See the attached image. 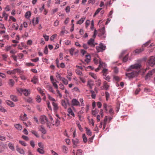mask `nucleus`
Listing matches in <instances>:
<instances>
[{"label": "nucleus", "mask_w": 155, "mask_h": 155, "mask_svg": "<svg viewBox=\"0 0 155 155\" xmlns=\"http://www.w3.org/2000/svg\"><path fill=\"white\" fill-rule=\"evenodd\" d=\"M86 18L85 17H83L81 18L77 22V24H78L81 25L82 24L84 21L85 19Z\"/></svg>", "instance_id": "obj_20"}, {"label": "nucleus", "mask_w": 155, "mask_h": 155, "mask_svg": "<svg viewBox=\"0 0 155 155\" xmlns=\"http://www.w3.org/2000/svg\"><path fill=\"white\" fill-rule=\"evenodd\" d=\"M6 102L8 105L10 106L11 107H14L15 106V104L14 103L10 101L7 100L6 101Z\"/></svg>", "instance_id": "obj_17"}, {"label": "nucleus", "mask_w": 155, "mask_h": 155, "mask_svg": "<svg viewBox=\"0 0 155 155\" xmlns=\"http://www.w3.org/2000/svg\"><path fill=\"white\" fill-rule=\"evenodd\" d=\"M10 98L14 102H16L18 101L17 97L14 95H11Z\"/></svg>", "instance_id": "obj_18"}, {"label": "nucleus", "mask_w": 155, "mask_h": 155, "mask_svg": "<svg viewBox=\"0 0 155 155\" xmlns=\"http://www.w3.org/2000/svg\"><path fill=\"white\" fill-rule=\"evenodd\" d=\"M56 76L57 78H59V80H61V78H62L61 77L60 75L58 73H56Z\"/></svg>", "instance_id": "obj_58"}, {"label": "nucleus", "mask_w": 155, "mask_h": 155, "mask_svg": "<svg viewBox=\"0 0 155 155\" xmlns=\"http://www.w3.org/2000/svg\"><path fill=\"white\" fill-rule=\"evenodd\" d=\"M105 45H104L102 43L100 44L99 46L96 47V49L98 52L103 51L105 49Z\"/></svg>", "instance_id": "obj_5"}, {"label": "nucleus", "mask_w": 155, "mask_h": 155, "mask_svg": "<svg viewBox=\"0 0 155 155\" xmlns=\"http://www.w3.org/2000/svg\"><path fill=\"white\" fill-rule=\"evenodd\" d=\"M89 24L90 21L88 20H87L85 22V27L86 28H87Z\"/></svg>", "instance_id": "obj_63"}, {"label": "nucleus", "mask_w": 155, "mask_h": 155, "mask_svg": "<svg viewBox=\"0 0 155 155\" xmlns=\"http://www.w3.org/2000/svg\"><path fill=\"white\" fill-rule=\"evenodd\" d=\"M36 99L38 103L40 102L41 100V97L39 95H38L36 97Z\"/></svg>", "instance_id": "obj_45"}, {"label": "nucleus", "mask_w": 155, "mask_h": 155, "mask_svg": "<svg viewBox=\"0 0 155 155\" xmlns=\"http://www.w3.org/2000/svg\"><path fill=\"white\" fill-rule=\"evenodd\" d=\"M109 113L111 115H113L114 113V111L112 109V108H110L109 110Z\"/></svg>", "instance_id": "obj_64"}, {"label": "nucleus", "mask_w": 155, "mask_h": 155, "mask_svg": "<svg viewBox=\"0 0 155 155\" xmlns=\"http://www.w3.org/2000/svg\"><path fill=\"white\" fill-rule=\"evenodd\" d=\"M70 7L69 6H67L65 9L66 13H69L70 12Z\"/></svg>", "instance_id": "obj_61"}, {"label": "nucleus", "mask_w": 155, "mask_h": 155, "mask_svg": "<svg viewBox=\"0 0 155 155\" xmlns=\"http://www.w3.org/2000/svg\"><path fill=\"white\" fill-rule=\"evenodd\" d=\"M48 98L51 101H52V102H54L55 101V100L52 97H51L50 94H48Z\"/></svg>", "instance_id": "obj_38"}, {"label": "nucleus", "mask_w": 155, "mask_h": 155, "mask_svg": "<svg viewBox=\"0 0 155 155\" xmlns=\"http://www.w3.org/2000/svg\"><path fill=\"white\" fill-rule=\"evenodd\" d=\"M43 149V148H38L37 149V151L40 154H43L45 152Z\"/></svg>", "instance_id": "obj_37"}, {"label": "nucleus", "mask_w": 155, "mask_h": 155, "mask_svg": "<svg viewBox=\"0 0 155 155\" xmlns=\"http://www.w3.org/2000/svg\"><path fill=\"white\" fill-rule=\"evenodd\" d=\"M60 123V121L58 119H56L55 123L54 124H53V125H55L56 126H58L59 125Z\"/></svg>", "instance_id": "obj_31"}, {"label": "nucleus", "mask_w": 155, "mask_h": 155, "mask_svg": "<svg viewBox=\"0 0 155 155\" xmlns=\"http://www.w3.org/2000/svg\"><path fill=\"white\" fill-rule=\"evenodd\" d=\"M144 50V49L143 48L137 49L134 51V52L135 53L137 54H138L143 51Z\"/></svg>", "instance_id": "obj_30"}, {"label": "nucleus", "mask_w": 155, "mask_h": 155, "mask_svg": "<svg viewBox=\"0 0 155 155\" xmlns=\"http://www.w3.org/2000/svg\"><path fill=\"white\" fill-rule=\"evenodd\" d=\"M8 15L6 14L5 11L2 13V17H4L5 20H7L8 19Z\"/></svg>", "instance_id": "obj_25"}, {"label": "nucleus", "mask_w": 155, "mask_h": 155, "mask_svg": "<svg viewBox=\"0 0 155 155\" xmlns=\"http://www.w3.org/2000/svg\"><path fill=\"white\" fill-rule=\"evenodd\" d=\"M86 130L87 134L89 136H91L92 134V132L91 130L87 127L86 128Z\"/></svg>", "instance_id": "obj_32"}, {"label": "nucleus", "mask_w": 155, "mask_h": 155, "mask_svg": "<svg viewBox=\"0 0 155 155\" xmlns=\"http://www.w3.org/2000/svg\"><path fill=\"white\" fill-rule=\"evenodd\" d=\"M17 55L16 56L15 54H13L11 56V57H12L13 59L15 61H17Z\"/></svg>", "instance_id": "obj_57"}, {"label": "nucleus", "mask_w": 155, "mask_h": 155, "mask_svg": "<svg viewBox=\"0 0 155 155\" xmlns=\"http://www.w3.org/2000/svg\"><path fill=\"white\" fill-rule=\"evenodd\" d=\"M75 48H72L69 50L70 54L73 55L74 54V52L75 50Z\"/></svg>", "instance_id": "obj_42"}, {"label": "nucleus", "mask_w": 155, "mask_h": 155, "mask_svg": "<svg viewBox=\"0 0 155 155\" xmlns=\"http://www.w3.org/2000/svg\"><path fill=\"white\" fill-rule=\"evenodd\" d=\"M62 105L65 108H66L67 107V105L68 103L66 102L65 100H62L61 102Z\"/></svg>", "instance_id": "obj_14"}, {"label": "nucleus", "mask_w": 155, "mask_h": 155, "mask_svg": "<svg viewBox=\"0 0 155 155\" xmlns=\"http://www.w3.org/2000/svg\"><path fill=\"white\" fill-rule=\"evenodd\" d=\"M76 73L78 75L82 76V73L81 71H80L78 69H77L76 70Z\"/></svg>", "instance_id": "obj_43"}, {"label": "nucleus", "mask_w": 155, "mask_h": 155, "mask_svg": "<svg viewBox=\"0 0 155 155\" xmlns=\"http://www.w3.org/2000/svg\"><path fill=\"white\" fill-rule=\"evenodd\" d=\"M46 87L49 91L51 92L53 94H55L54 91L53 90V88L51 85L48 84L46 86Z\"/></svg>", "instance_id": "obj_10"}, {"label": "nucleus", "mask_w": 155, "mask_h": 155, "mask_svg": "<svg viewBox=\"0 0 155 155\" xmlns=\"http://www.w3.org/2000/svg\"><path fill=\"white\" fill-rule=\"evenodd\" d=\"M52 83L53 84V86L54 87V88L56 90L58 89V87L57 84L54 81L52 82Z\"/></svg>", "instance_id": "obj_47"}, {"label": "nucleus", "mask_w": 155, "mask_h": 155, "mask_svg": "<svg viewBox=\"0 0 155 155\" xmlns=\"http://www.w3.org/2000/svg\"><path fill=\"white\" fill-rule=\"evenodd\" d=\"M110 107V106L107 105L106 103H104L103 104L104 108L106 112H107L108 111L107 108H109Z\"/></svg>", "instance_id": "obj_26"}, {"label": "nucleus", "mask_w": 155, "mask_h": 155, "mask_svg": "<svg viewBox=\"0 0 155 155\" xmlns=\"http://www.w3.org/2000/svg\"><path fill=\"white\" fill-rule=\"evenodd\" d=\"M76 124L77 125V126H78L79 129V130L81 131H83V129L81 127V126L80 125V123L78 121H77Z\"/></svg>", "instance_id": "obj_39"}, {"label": "nucleus", "mask_w": 155, "mask_h": 155, "mask_svg": "<svg viewBox=\"0 0 155 155\" xmlns=\"http://www.w3.org/2000/svg\"><path fill=\"white\" fill-rule=\"evenodd\" d=\"M105 96L106 97V101H107L110 96L108 92H106Z\"/></svg>", "instance_id": "obj_59"}, {"label": "nucleus", "mask_w": 155, "mask_h": 155, "mask_svg": "<svg viewBox=\"0 0 155 155\" xmlns=\"http://www.w3.org/2000/svg\"><path fill=\"white\" fill-rule=\"evenodd\" d=\"M96 84L98 86H100L101 84V81L100 80H98L96 81Z\"/></svg>", "instance_id": "obj_55"}, {"label": "nucleus", "mask_w": 155, "mask_h": 155, "mask_svg": "<svg viewBox=\"0 0 155 155\" xmlns=\"http://www.w3.org/2000/svg\"><path fill=\"white\" fill-rule=\"evenodd\" d=\"M39 120L41 124H44L46 123L47 127L49 128H51V124L49 123L46 116L42 115L40 116L39 118Z\"/></svg>", "instance_id": "obj_2"}, {"label": "nucleus", "mask_w": 155, "mask_h": 155, "mask_svg": "<svg viewBox=\"0 0 155 155\" xmlns=\"http://www.w3.org/2000/svg\"><path fill=\"white\" fill-rule=\"evenodd\" d=\"M46 104L48 108L50 110H52V108L51 106L50 105V102L48 101H46Z\"/></svg>", "instance_id": "obj_48"}, {"label": "nucleus", "mask_w": 155, "mask_h": 155, "mask_svg": "<svg viewBox=\"0 0 155 155\" xmlns=\"http://www.w3.org/2000/svg\"><path fill=\"white\" fill-rule=\"evenodd\" d=\"M87 44L91 47H94L95 45L97 44V43L94 42V38H91L87 41Z\"/></svg>", "instance_id": "obj_7"}, {"label": "nucleus", "mask_w": 155, "mask_h": 155, "mask_svg": "<svg viewBox=\"0 0 155 155\" xmlns=\"http://www.w3.org/2000/svg\"><path fill=\"white\" fill-rule=\"evenodd\" d=\"M35 18H33L32 19V22L33 24L34 25H37L38 24L39 22V19L38 17H36L35 18Z\"/></svg>", "instance_id": "obj_21"}, {"label": "nucleus", "mask_w": 155, "mask_h": 155, "mask_svg": "<svg viewBox=\"0 0 155 155\" xmlns=\"http://www.w3.org/2000/svg\"><path fill=\"white\" fill-rule=\"evenodd\" d=\"M62 148L63 152L64 153H68V149L67 147L64 145L62 146Z\"/></svg>", "instance_id": "obj_19"}, {"label": "nucleus", "mask_w": 155, "mask_h": 155, "mask_svg": "<svg viewBox=\"0 0 155 155\" xmlns=\"http://www.w3.org/2000/svg\"><path fill=\"white\" fill-rule=\"evenodd\" d=\"M71 104L73 106H80V102L75 98L72 99L71 101Z\"/></svg>", "instance_id": "obj_6"}, {"label": "nucleus", "mask_w": 155, "mask_h": 155, "mask_svg": "<svg viewBox=\"0 0 155 155\" xmlns=\"http://www.w3.org/2000/svg\"><path fill=\"white\" fill-rule=\"evenodd\" d=\"M14 126L16 129L19 130H21L22 129V126L20 124H15Z\"/></svg>", "instance_id": "obj_22"}, {"label": "nucleus", "mask_w": 155, "mask_h": 155, "mask_svg": "<svg viewBox=\"0 0 155 155\" xmlns=\"http://www.w3.org/2000/svg\"><path fill=\"white\" fill-rule=\"evenodd\" d=\"M56 92L58 94L56 95V96L59 97V98H61L62 97V95L58 89L56 90Z\"/></svg>", "instance_id": "obj_40"}, {"label": "nucleus", "mask_w": 155, "mask_h": 155, "mask_svg": "<svg viewBox=\"0 0 155 155\" xmlns=\"http://www.w3.org/2000/svg\"><path fill=\"white\" fill-rule=\"evenodd\" d=\"M37 90L42 95H44V93L43 92V91H42V89L40 87H38Z\"/></svg>", "instance_id": "obj_50"}, {"label": "nucleus", "mask_w": 155, "mask_h": 155, "mask_svg": "<svg viewBox=\"0 0 155 155\" xmlns=\"http://www.w3.org/2000/svg\"><path fill=\"white\" fill-rule=\"evenodd\" d=\"M43 37L44 38L45 40L46 41H47L49 39V37L47 35L45 34H43Z\"/></svg>", "instance_id": "obj_52"}, {"label": "nucleus", "mask_w": 155, "mask_h": 155, "mask_svg": "<svg viewBox=\"0 0 155 155\" xmlns=\"http://www.w3.org/2000/svg\"><path fill=\"white\" fill-rule=\"evenodd\" d=\"M102 9L101 8H98L97 10L95 12L93 16L95 17L97 15L99 12L101 11V10Z\"/></svg>", "instance_id": "obj_44"}, {"label": "nucleus", "mask_w": 155, "mask_h": 155, "mask_svg": "<svg viewBox=\"0 0 155 155\" xmlns=\"http://www.w3.org/2000/svg\"><path fill=\"white\" fill-rule=\"evenodd\" d=\"M18 92L21 94H22L26 96H28L30 94V90L29 89H23L21 88H18L17 89Z\"/></svg>", "instance_id": "obj_3"}, {"label": "nucleus", "mask_w": 155, "mask_h": 155, "mask_svg": "<svg viewBox=\"0 0 155 155\" xmlns=\"http://www.w3.org/2000/svg\"><path fill=\"white\" fill-rule=\"evenodd\" d=\"M104 64L103 63L101 62V61H100V65L98 68L95 69V71H98L101 68L103 64Z\"/></svg>", "instance_id": "obj_33"}, {"label": "nucleus", "mask_w": 155, "mask_h": 155, "mask_svg": "<svg viewBox=\"0 0 155 155\" xmlns=\"http://www.w3.org/2000/svg\"><path fill=\"white\" fill-rule=\"evenodd\" d=\"M85 56L86 57V58L84 60V61L87 63H88L90 61L91 56L90 55H86Z\"/></svg>", "instance_id": "obj_23"}, {"label": "nucleus", "mask_w": 155, "mask_h": 155, "mask_svg": "<svg viewBox=\"0 0 155 155\" xmlns=\"http://www.w3.org/2000/svg\"><path fill=\"white\" fill-rule=\"evenodd\" d=\"M90 75L93 78H94L95 79H97V76L96 75L92 73H89Z\"/></svg>", "instance_id": "obj_41"}, {"label": "nucleus", "mask_w": 155, "mask_h": 155, "mask_svg": "<svg viewBox=\"0 0 155 155\" xmlns=\"http://www.w3.org/2000/svg\"><path fill=\"white\" fill-rule=\"evenodd\" d=\"M61 80L65 85H67L68 84V80L63 77L61 78Z\"/></svg>", "instance_id": "obj_28"}, {"label": "nucleus", "mask_w": 155, "mask_h": 155, "mask_svg": "<svg viewBox=\"0 0 155 155\" xmlns=\"http://www.w3.org/2000/svg\"><path fill=\"white\" fill-rule=\"evenodd\" d=\"M17 151L21 154H25V151L23 149L19 148L17 147H16Z\"/></svg>", "instance_id": "obj_13"}, {"label": "nucleus", "mask_w": 155, "mask_h": 155, "mask_svg": "<svg viewBox=\"0 0 155 155\" xmlns=\"http://www.w3.org/2000/svg\"><path fill=\"white\" fill-rule=\"evenodd\" d=\"M8 146L9 148L12 150H14V147L13 146L12 143H9L8 144Z\"/></svg>", "instance_id": "obj_51"}, {"label": "nucleus", "mask_w": 155, "mask_h": 155, "mask_svg": "<svg viewBox=\"0 0 155 155\" xmlns=\"http://www.w3.org/2000/svg\"><path fill=\"white\" fill-rule=\"evenodd\" d=\"M91 92V97L93 99H95L96 97V94L94 91L93 90H91L90 91Z\"/></svg>", "instance_id": "obj_35"}, {"label": "nucleus", "mask_w": 155, "mask_h": 155, "mask_svg": "<svg viewBox=\"0 0 155 155\" xmlns=\"http://www.w3.org/2000/svg\"><path fill=\"white\" fill-rule=\"evenodd\" d=\"M82 138L83 141L84 143H86L87 142V139L86 137V135L85 134H83Z\"/></svg>", "instance_id": "obj_34"}, {"label": "nucleus", "mask_w": 155, "mask_h": 155, "mask_svg": "<svg viewBox=\"0 0 155 155\" xmlns=\"http://www.w3.org/2000/svg\"><path fill=\"white\" fill-rule=\"evenodd\" d=\"M99 32H100V34L101 35H104L105 33V27L104 26L102 28L100 29Z\"/></svg>", "instance_id": "obj_16"}, {"label": "nucleus", "mask_w": 155, "mask_h": 155, "mask_svg": "<svg viewBox=\"0 0 155 155\" xmlns=\"http://www.w3.org/2000/svg\"><path fill=\"white\" fill-rule=\"evenodd\" d=\"M19 143L23 146H27V143L24 141L21 140L19 141Z\"/></svg>", "instance_id": "obj_49"}, {"label": "nucleus", "mask_w": 155, "mask_h": 155, "mask_svg": "<svg viewBox=\"0 0 155 155\" xmlns=\"http://www.w3.org/2000/svg\"><path fill=\"white\" fill-rule=\"evenodd\" d=\"M148 64L151 66H153L155 65V56H151L150 57L147 62Z\"/></svg>", "instance_id": "obj_4"}, {"label": "nucleus", "mask_w": 155, "mask_h": 155, "mask_svg": "<svg viewBox=\"0 0 155 155\" xmlns=\"http://www.w3.org/2000/svg\"><path fill=\"white\" fill-rule=\"evenodd\" d=\"M79 101L81 102L80 106H84V101L82 98H80L79 99Z\"/></svg>", "instance_id": "obj_53"}, {"label": "nucleus", "mask_w": 155, "mask_h": 155, "mask_svg": "<svg viewBox=\"0 0 155 155\" xmlns=\"http://www.w3.org/2000/svg\"><path fill=\"white\" fill-rule=\"evenodd\" d=\"M57 35L54 34L52 36H51L50 38V40L51 41H53L55 38L56 37Z\"/></svg>", "instance_id": "obj_56"}, {"label": "nucleus", "mask_w": 155, "mask_h": 155, "mask_svg": "<svg viewBox=\"0 0 155 155\" xmlns=\"http://www.w3.org/2000/svg\"><path fill=\"white\" fill-rule=\"evenodd\" d=\"M40 128L39 130L41 131L43 134H45L46 133V131L45 128L42 126H40Z\"/></svg>", "instance_id": "obj_24"}, {"label": "nucleus", "mask_w": 155, "mask_h": 155, "mask_svg": "<svg viewBox=\"0 0 155 155\" xmlns=\"http://www.w3.org/2000/svg\"><path fill=\"white\" fill-rule=\"evenodd\" d=\"M73 147L75 148L78 146V144L80 143L79 140L77 138H74L72 139Z\"/></svg>", "instance_id": "obj_8"}, {"label": "nucleus", "mask_w": 155, "mask_h": 155, "mask_svg": "<svg viewBox=\"0 0 155 155\" xmlns=\"http://www.w3.org/2000/svg\"><path fill=\"white\" fill-rule=\"evenodd\" d=\"M109 87V85L107 84L106 82H105L104 83V87L105 88L106 90H107Z\"/></svg>", "instance_id": "obj_46"}, {"label": "nucleus", "mask_w": 155, "mask_h": 155, "mask_svg": "<svg viewBox=\"0 0 155 155\" xmlns=\"http://www.w3.org/2000/svg\"><path fill=\"white\" fill-rule=\"evenodd\" d=\"M31 82L34 84H38V77L37 76H34L31 79Z\"/></svg>", "instance_id": "obj_9"}, {"label": "nucleus", "mask_w": 155, "mask_h": 155, "mask_svg": "<svg viewBox=\"0 0 155 155\" xmlns=\"http://www.w3.org/2000/svg\"><path fill=\"white\" fill-rule=\"evenodd\" d=\"M52 105L53 107V109L55 111H56L58 109V104L55 102H52Z\"/></svg>", "instance_id": "obj_11"}, {"label": "nucleus", "mask_w": 155, "mask_h": 155, "mask_svg": "<svg viewBox=\"0 0 155 155\" xmlns=\"http://www.w3.org/2000/svg\"><path fill=\"white\" fill-rule=\"evenodd\" d=\"M87 85L89 88L92 89V86L94 85V82L91 80H89L87 82Z\"/></svg>", "instance_id": "obj_15"}, {"label": "nucleus", "mask_w": 155, "mask_h": 155, "mask_svg": "<svg viewBox=\"0 0 155 155\" xmlns=\"http://www.w3.org/2000/svg\"><path fill=\"white\" fill-rule=\"evenodd\" d=\"M128 54L125 57H124V58L123 59V61L124 62H126L127 61L128 58Z\"/></svg>", "instance_id": "obj_62"}, {"label": "nucleus", "mask_w": 155, "mask_h": 155, "mask_svg": "<svg viewBox=\"0 0 155 155\" xmlns=\"http://www.w3.org/2000/svg\"><path fill=\"white\" fill-rule=\"evenodd\" d=\"M31 133L37 137L38 138L40 136L38 134V132L34 130H32L31 131Z\"/></svg>", "instance_id": "obj_27"}, {"label": "nucleus", "mask_w": 155, "mask_h": 155, "mask_svg": "<svg viewBox=\"0 0 155 155\" xmlns=\"http://www.w3.org/2000/svg\"><path fill=\"white\" fill-rule=\"evenodd\" d=\"M141 67V64L139 63L135 64L130 66L128 69L130 70V72L126 74V75L129 78H133L137 75L138 73L137 71H134L132 70L133 69H138L140 68Z\"/></svg>", "instance_id": "obj_1"}, {"label": "nucleus", "mask_w": 155, "mask_h": 155, "mask_svg": "<svg viewBox=\"0 0 155 155\" xmlns=\"http://www.w3.org/2000/svg\"><path fill=\"white\" fill-rule=\"evenodd\" d=\"M31 16V13L30 12L28 11L26 12L25 14V17L27 18H29Z\"/></svg>", "instance_id": "obj_36"}, {"label": "nucleus", "mask_w": 155, "mask_h": 155, "mask_svg": "<svg viewBox=\"0 0 155 155\" xmlns=\"http://www.w3.org/2000/svg\"><path fill=\"white\" fill-rule=\"evenodd\" d=\"M17 26H16L15 24L12 25V27L13 28H15V30H17L19 28V26L17 24Z\"/></svg>", "instance_id": "obj_54"}, {"label": "nucleus", "mask_w": 155, "mask_h": 155, "mask_svg": "<svg viewBox=\"0 0 155 155\" xmlns=\"http://www.w3.org/2000/svg\"><path fill=\"white\" fill-rule=\"evenodd\" d=\"M68 115H71V116H72L73 117H74V114L71 108H69L68 109Z\"/></svg>", "instance_id": "obj_12"}, {"label": "nucleus", "mask_w": 155, "mask_h": 155, "mask_svg": "<svg viewBox=\"0 0 155 155\" xmlns=\"http://www.w3.org/2000/svg\"><path fill=\"white\" fill-rule=\"evenodd\" d=\"M17 56L18 57L19 59H21L23 57L24 55L23 54L21 53L18 54H17Z\"/></svg>", "instance_id": "obj_60"}, {"label": "nucleus", "mask_w": 155, "mask_h": 155, "mask_svg": "<svg viewBox=\"0 0 155 155\" xmlns=\"http://www.w3.org/2000/svg\"><path fill=\"white\" fill-rule=\"evenodd\" d=\"M15 83V82L12 79H10L9 80V85L11 87H12Z\"/></svg>", "instance_id": "obj_29"}]
</instances>
